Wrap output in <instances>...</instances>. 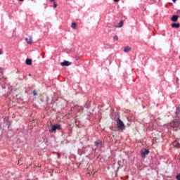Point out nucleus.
<instances>
[{
    "instance_id": "obj_9",
    "label": "nucleus",
    "mask_w": 180,
    "mask_h": 180,
    "mask_svg": "<svg viewBox=\"0 0 180 180\" xmlns=\"http://www.w3.org/2000/svg\"><path fill=\"white\" fill-rule=\"evenodd\" d=\"M172 27L174 29H179L180 27V24L179 23H172L171 24Z\"/></svg>"
},
{
    "instance_id": "obj_13",
    "label": "nucleus",
    "mask_w": 180,
    "mask_h": 180,
    "mask_svg": "<svg viewBox=\"0 0 180 180\" xmlns=\"http://www.w3.org/2000/svg\"><path fill=\"white\" fill-rule=\"evenodd\" d=\"M71 27H72V29L75 30V29H77V23L72 22V25H71Z\"/></svg>"
},
{
    "instance_id": "obj_21",
    "label": "nucleus",
    "mask_w": 180,
    "mask_h": 180,
    "mask_svg": "<svg viewBox=\"0 0 180 180\" xmlns=\"http://www.w3.org/2000/svg\"><path fill=\"white\" fill-rule=\"evenodd\" d=\"M176 13H177V16L179 17V16H180V10L177 11H176Z\"/></svg>"
},
{
    "instance_id": "obj_25",
    "label": "nucleus",
    "mask_w": 180,
    "mask_h": 180,
    "mask_svg": "<svg viewBox=\"0 0 180 180\" xmlns=\"http://www.w3.org/2000/svg\"><path fill=\"white\" fill-rule=\"evenodd\" d=\"M2 54V50L0 49V55Z\"/></svg>"
},
{
    "instance_id": "obj_23",
    "label": "nucleus",
    "mask_w": 180,
    "mask_h": 180,
    "mask_svg": "<svg viewBox=\"0 0 180 180\" xmlns=\"http://www.w3.org/2000/svg\"><path fill=\"white\" fill-rule=\"evenodd\" d=\"M114 2H119V0H114Z\"/></svg>"
},
{
    "instance_id": "obj_2",
    "label": "nucleus",
    "mask_w": 180,
    "mask_h": 180,
    "mask_svg": "<svg viewBox=\"0 0 180 180\" xmlns=\"http://www.w3.org/2000/svg\"><path fill=\"white\" fill-rule=\"evenodd\" d=\"M169 126L170 127H173V129H178V127L180 126V122L179 120L175 119L170 122Z\"/></svg>"
},
{
    "instance_id": "obj_26",
    "label": "nucleus",
    "mask_w": 180,
    "mask_h": 180,
    "mask_svg": "<svg viewBox=\"0 0 180 180\" xmlns=\"http://www.w3.org/2000/svg\"><path fill=\"white\" fill-rule=\"evenodd\" d=\"M18 1H20V2H23V1H25V0H18Z\"/></svg>"
},
{
    "instance_id": "obj_3",
    "label": "nucleus",
    "mask_w": 180,
    "mask_h": 180,
    "mask_svg": "<svg viewBox=\"0 0 180 180\" xmlns=\"http://www.w3.org/2000/svg\"><path fill=\"white\" fill-rule=\"evenodd\" d=\"M56 130H61V125L56 124L52 126L50 131L51 133H53V131H56Z\"/></svg>"
},
{
    "instance_id": "obj_11",
    "label": "nucleus",
    "mask_w": 180,
    "mask_h": 180,
    "mask_svg": "<svg viewBox=\"0 0 180 180\" xmlns=\"http://www.w3.org/2000/svg\"><path fill=\"white\" fill-rule=\"evenodd\" d=\"M25 64H27V65H32V59L27 58L25 60Z\"/></svg>"
},
{
    "instance_id": "obj_8",
    "label": "nucleus",
    "mask_w": 180,
    "mask_h": 180,
    "mask_svg": "<svg viewBox=\"0 0 180 180\" xmlns=\"http://www.w3.org/2000/svg\"><path fill=\"white\" fill-rule=\"evenodd\" d=\"M178 18H179V15H172V18H171V20L172 22H177L178 21Z\"/></svg>"
},
{
    "instance_id": "obj_17",
    "label": "nucleus",
    "mask_w": 180,
    "mask_h": 180,
    "mask_svg": "<svg viewBox=\"0 0 180 180\" xmlns=\"http://www.w3.org/2000/svg\"><path fill=\"white\" fill-rule=\"evenodd\" d=\"M113 40H119V37H117V35H115V36L113 37Z\"/></svg>"
},
{
    "instance_id": "obj_22",
    "label": "nucleus",
    "mask_w": 180,
    "mask_h": 180,
    "mask_svg": "<svg viewBox=\"0 0 180 180\" xmlns=\"http://www.w3.org/2000/svg\"><path fill=\"white\" fill-rule=\"evenodd\" d=\"M0 75H4V72H2V69H0Z\"/></svg>"
},
{
    "instance_id": "obj_7",
    "label": "nucleus",
    "mask_w": 180,
    "mask_h": 180,
    "mask_svg": "<svg viewBox=\"0 0 180 180\" xmlns=\"http://www.w3.org/2000/svg\"><path fill=\"white\" fill-rule=\"evenodd\" d=\"M94 145L96 146V147H102V141H96L94 142Z\"/></svg>"
},
{
    "instance_id": "obj_4",
    "label": "nucleus",
    "mask_w": 180,
    "mask_h": 180,
    "mask_svg": "<svg viewBox=\"0 0 180 180\" xmlns=\"http://www.w3.org/2000/svg\"><path fill=\"white\" fill-rule=\"evenodd\" d=\"M150 154V151L147 149H143L141 150V155L142 158H146V155H148Z\"/></svg>"
},
{
    "instance_id": "obj_5",
    "label": "nucleus",
    "mask_w": 180,
    "mask_h": 180,
    "mask_svg": "<svg viewBox=\"0 0 180 180\" xmlns=\"http://www.w3.org/2000/svg\"><path fill=\"white\" fill-rule=\"evenodd\" d=\"M71 64H72L71 62L67 61V60H65L64 62H61V63H60V65H61L62 67H64V66L68 67V66L71 65Z\"/></svg>"
},
{
    "instance_id": "obj_20",
    "label": "nucleus",
    "mask_w": 180,
    "mask_h": 180,
    "mask_svg": "<svg viewBox=\"0 0 180 180\" xmlns=\"http://www.w3.org/2000/svg\"><path fill=\"white\" fill-rule=\"evenodd\" d=\"M176 179L180 180V174H179L176 175Z\"/></svg>"
},
{
    "instance_id": "obj_24",
    "label": "nucleus",
    "mask_w": 180,
    "mask_h": 180,
    "mask_svg": "<svg viewBox=\"0 0 180 180\" xmlns=\"http://www.w3.org/2000/svg\"><path fill=\"white\" fill-rule=\"evenodd\" d=\"M172 2L176 3V0H172Z\"/></svg>"
},
{
    "instance_id": "obj_19",
    "label": "nucleus",
    "mask_w": 180,
    "mask_h": 180,
    "mask_svg": "<svg viewBox=\"0 0 180 180\" xmlns=\"http://www.w3.org/2000/svg\"><path fill=\"white\" fill-rule=\"evenodd\" d=\"M58 4L56 3V1H53V8H57Z\"/></svg>"
},
{
    "instance_id": "obj_27",
    "label": "nucleus",
    "mask_w": 180,
    "mask_h": 180,
    "mask_svg": "<svg viewBox=\"0 0 180 180\" xmlns=\"http://www.w3.org/2000/svg\"><path fill=\"white\" fill-rule=\"evenodd\" d=\"M179 81V79L177 78V79H176V82H178Z\"/></svg>"
},
{
    "instance_id": "obj_15",
    "label": "nucleus",
    "mask_w": 180,
    "mask_h": 180,
    "mask_svg": "<svg viewBox=\"0 0 180 180\" xmlns=\"http://www.w3.org/2000/svg\"><path fill=\"white\" fill-rule=\"evenodd\" d=\"M176 115H179L180 113V108H177L175 112Z\"/></svg>"
},
{
    "instance_id": "obj_12",
    "label": "nucleus",
    "mask_w": 180,
    "mask_h": 180,
    "mask_svg": "<svg viewBox=\"0 0 180 180\" xmlns=\"http://www.w3.org/2000/svg\"><path fill=\"white\" fill-rule=\"evenodd\" d=\"M173 146H174V147H176V148H180V144H179V143L177 142V141L173 142Z\"/></svg>"
},
{
    "instance_id": "obj_6",
    "label": "nucleus",
    "mask_w": 180,
    "mask_h": 180,
    "mask_svg": "<svg viewBox=\"0 0 180 180\" xmlns=\"http://www.w3.org/2000/svg\"><path fill=\"white\" fill-rule=\"evenodd\" d=\"M25 41H27V44H32L33 40L32 39V37H29L28 38H25Z\"/></svg>"
},
{
    "instance_id": "obj_1",
    "label": "nucleus",
    "mask_w": 180,
    "mask_h": 180,
    "mask_svg": "<svg viewBox=\"0 0 180 180\" xmlns=\"http://www.w3.org/2000/svg\"><path fill=\"white\" fill-rule=\"evenodd\" d=\"M117 127L119 131H123L124 130V123L120 118L117 121Z\"/></svg>"
},
{
    "instance_id": "obj_14",
    "label": "nucleus",
    "mask_w": 180,
    "mask_h": 180,
    "mask_svg": "<svg viewBox=\"0 0 180 180\" xmlns=\"http://www.w3.org/2000/svg\"><path fill=\"white\" fill-rule=\"evenodd\" d=\"M123 25H124V22L123 20H122L118 23V25L117 26V27H123Z\"/></svg>"
},
{
    "instance_id": "obj_16",
    "label": "nucleus",
    "mask_w": 180,
    "mask_h": 180,
    "mask_svg": "<svg viewBox=\"0 0 180 180\" xmlns=\"http://www.w3.org/2000/svg\"><path fill=\"white\" fill-rule=\"evenodd\" d=\"M117 164H118L120 167H123V165H122V161L121 160H119Z\"/></svg>"
},
{
    "instance_id": "obj_10",
    "label": "nucleus",
    "mask_w": 180,
    "mask_h": 180,
    "mask_svg": "<svg viewBox=\"0 0 180 180\" xmlns=\"http://www.w3.org/2000/svg\"><path fill=\"white\" fill-rule=\"evenodd\" d=\"M131 51V47H130L129 46H125L124 48V53H129V51Z\"/></svg>"
},
{
    "instance_id": "obj_18",
    "label": "nucleus",
    "mask_w": 180,
    "mask_h": 180,
    "mask_svg": "<svg viewBox=\"0 0 180 180\" xmlns=\"http://www.w3.org/2000/svg\"><path fill=\"white\" fill-rule=\"evenodd\" d=\"M32 94H33L34 96H37V93L36 92V90H34L32 91Z\"/></svg>"
},
{
    "instance_id": "obj_28",
    "label": "nucleus",
    "mask_w": 180,
    "mask_h": 180,
    "mask_svg": "<svg viewBox=\"0 0 180 180\" xmlns=\"http://www.w3.org/2000/svg\"><path fill=\"white\" fill-rule=\"evenodd\" d=\"M51 2H54V0H50Z\"/></svg>"
}]
</instances>
